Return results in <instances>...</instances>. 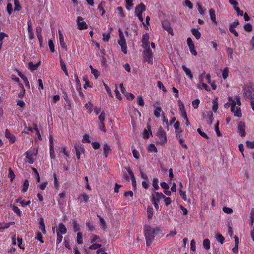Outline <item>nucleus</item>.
<instances>
[{"instance_id": "e433bc0d", "label": "nucleus", "mask_w": 254, "mask_h": 254, "mask_svg": "<svg viewBox=\"0 0 254 254\" xmlns=\"http://www.w3.org/2000/svg\"><path fill=\"white\" fill-rule=\"evenodd\" d=\"M155 110L154 111V114L156 118H159L161 116V113L162 112V109L159 107H155Z\"/></svg>"}, {"instance_id": "72a5a7b5", "label": "nucleus", "mask_w": 254, "mask_h": 254, "mask_svg": "<svg viewBox=\"0 0 254 254\" xmlns=\"http://www.w3.org/2000/svg\"><path fill=\"white\" fill-rule=\"evenodd\" d=\"M218 108V99L215 98L212 100V110L214 113H216Z\"/></svg>"}, {"instance_id": "2f4dec72", "label": "nucleus", "mask_w": 254, "mask_h": 254, "mask_svg": "<svg viewBox=\"0 0 254 254\" xmlns=\"http://www.w3.org/2000/svg\"><path fill=\"white\" fill-rule=\"evenodd\" d=\"M29 184L28 180H25L22 186V192H25L28 189Z\"/></svg>"}, {"instance_id": "a18cd8bd", "label": "nucleus", "mask_w": 254, "mask_h": 254, "mask_svg": "<svg viewBox=\"0 0 254 254\" xmlns=\"http://www.w3.org/2000/svg\"><path fill=\"white\" fill-rule=\"evenodd\" d=\"M229 68L225 67L222 71V77L224 79H226L229 75Z\"/></svg>"}, {"instance_id": "f704fd0d", "label": "nucleus", "mask_w": 254, "mask_h": 254, "mask_svg": "<svg viewBox=\"0 0 254 254\" xmlns=\"http://www.w3.org/2000/svg\"><path fill=\"white\" fill-rule=\"evenodd\" d=\"M60 64H61V68L64 71V72L66 76H68V71H67V68H66V65L64 63V62H63V60L62 59H60Z\"/></svg>"}, {"instance_id": "cd10ccee", "label": "nucleus", "mask_w": 254, "mask_h": 254, "mask_svg": "<svg viewBox=\"0 0 254 254\" xmlns=\"http://www.w3.org/2000/svg\"><path fill=\"white\" fill-rule=\"evenodd\" d=\"M40 62H39L38 63L34 64L32 62H29L28 63V67L29 69L31 71L35 70L37 69L38 67L39 66L40 64Z\"/></svg>"}, {"instance_id": "b1692460", "label": "nucleus", "mask_w": 254, "mask_h": 254, "mask_svg": "<svg viewBox=\"0 0 254 254\" xmlns=\"http://www.w3.org/2000/svg\"><path fill=\"white\" fill-rule=\"evenodd\" d=\"M182 67L185 72L186 74L190 79H192L193 78V75L191 73V70L187 67L185 65H182Z\"/></svg>"}, {"instance_id": "0e129e2a", "label": "nucleus", "mask_w": 254, "mask_h": 254, "mask_svg": "<svg viewBox=\"0 0 254 254\" xmlns=\"http://www.w3.org/2000/svg\"><path fill=\"white\" fill-rule=\"evenodd\" d=\"M216 240L222 244L224 241V238L221 234H218L216 236Z\"/></svg>"}, {"instance_id": "ea45409f", "label": "nucleus", "mask_w": 254, "mask_h": 254, "mask_svg": "<svg viewBox=\"0 0 254 254\" xmlns=\"http://www.w3.org/2000/svg\"><path fill=\"white\" fill-rule=\"evenodd\" d=\"M159 180L157 178H154L152 180V186L154 188L155 190H158L159 189V186L158 185Z\"/></svg>"}, {"instance_id": "6ab92c4d", "label": "nucleus", "mask_w": 254, "mask_h": 254, "mask_svg": "<svg viewBox=\"0 0 254 254\" xmlns=\"http://www.w3.org/2000/svg\"><path fill=\"white\" fill-rule=\"evenodd\" d=\"M59 41L61 47L63 49H66V45L65 43L64 42V35L60 30L59 31Z\"/></svg>"}, {"instance_id": "7c9ffc66", "label": "nucleus", "mask_w": 254, "mask_h": 254, "mask_svg": "<svg viewBox=\"0 0 254 254\" xmlns=\"http://www.w3.org/2000/svg\"><path fill=\"white\" fill-rule=\"evenodd\" d=\"M197 88L199 89H204L205 90L207 91H210V88L206 84L202 82L201 83H199L197 85Z\"/></svg>"}, {"instance_id": "4468645a", "label": "nucleus", "mask_w": 254, "mask_h": 254, "mask_svg": "<svg viewBox=\"0 0 254 254\" xmlns=\"http://www.w3.org/2000/svg\"><path fill=\"white\" fill-rule=\"evenodd\" d=\"M163 27L166 30L169 34L172 35H174L173 30L171 27L170 23L167 21H164L162 22Z\"/></svg>"}, {"instance_id": "3c124183", "label": "nucleus", "mask_w": 254, "mask_h": 254, "mask_svg": "<svg viewBox=\"0 0 254 254\" xmlns=\"http://www.w3.org/2000/svg\"><path fill=\"white\" fill-rule=\"evenodd\" d=\"M244 29L245 30V31H246L247 32H251L253 30L252 25L249 23H246L244 25Z\"/></svg>"}, {"instance_id": "bb28decb", "label": "nucleus", "mask_w": 254, "mask_h": 254, "mask_svg": "<svg viewBox=\"0 0 254 254\" xmlns=\"http://www.w3.org/2000/svg\"><path fill=\"white\" fill-rule=\"evenodd\" d=\"M209 13L211 20L213 22L216 23L217 21L216 19L215 11L214 9L212 8L210 9L209 10Z\"/></svg>"}, {"instance_id": "e2e57ef3", "label": "nucleus", "mask_w": 254, "mask_h": 254, "mask_svg": "<svg viewBox=\"0 0 254 254\" xmlns=\"http://www.w3.org/2000/svg\"><path fill=\"white\" fill-rule=\"evenodd\" d=\"M86 225L90 231H93L94 230V227L92 222L90 221H87L86 222Z\"/></svg>"}, {"instance_id": "79ce46f5", "label": "nucleus", "mask_w": 254, "mask_h": 254, "mask_svg": "<svg viewBox=\"0 0 254 254\" xmlns=\"http://www.w3.org/2000/svg\"><path fill=\"white\" fill-rule=\"evenodd\" d=\"M98 217L99 218V221H100V226L102 227V228L103 229H106L107 225H106V222H105V220L102 217H101L100 216L98 215Z\"/></svg>"}, {"instance_id": "f257e3e1", "label": "nucleus", "mask_w": 254, "mask_h": 254, "mask_svg": "<svg viewBox=\"0 0 254 254\" xmlns=\"http://www.w3.org/2000/svg\"><path fill=\"white\" fill-rule=\"evenodd\" d=\"M228 102L224 105V108L228 109L231 108V111L233 114L234 117L237 118H241L242 117V113L241 109V102L240 97L239 96H235L234 97L229 96L228 98Z\"/></svg>"}, {"instance_id": "6e6552de", "label": "nucleus", "mask_w": 254, "mask_h": 254, "mask_svg": "<svg viewBox=\"0 0 254 254\" xmlns=\"http://www.w3.org/2000/svg\"><path fill=\"white\" fill-rule=\"evenodd\" d=\"M203 119H205L207 123L211 125L213 121V114L212 112L208 111L203 112L202 114Z\"/></svg>"}, {"instance_id": "39448f33", "label": "nucleus", "mask_w": 254, "mask_h": 254, "mask_svg": "<svg viewBox=\"0 0 254 254\" xmlns=\"http://www.w3.org/2000/svg\"><path fill=\"white\" fill-rule=\"evenodd\" d=\"M157 135L159 138L157 143L159 144H164L167 141L166 133L162 127H160L157 132Z\"/></svg>"}, {"instance_id": "4be33fe9", "label": "nucleus", "mask_w": 254, "mask_h": 254, "mask_svg": "<svg viewBox=\"0 0 254 254\" xmlns=\"http://www.w3.org/2000/svg\"><path fill=\"white\" fill-rule=\"evenodd\" d=\"M103 150L104 154L105 155V157H107L108 155L110 153L111 151L110 146L106 142L104 143Z\"/></svg>"}, {"instance_id": "4c0bfd02", "label": "nucleus", "mask_w": 254, "mask_h": 254, "mask_svg": "<svg viewBox=\"0 0 254 254\" xmlns=\"http://www.w3.org/2000/svg\"><path fill=\"white\" fill-rule=\"evenodd\" d=\"M89 67L91 69V73L94 75L96 78H97L100 75V72L98 70L94 68L91 65H90Z\"/></svg>"}, {"instance_id": "20e7f679", "label": "nucleus", "mask_w": 254, "mask_h": 254, "mask_svg": "<svg viewBox=\"0 0 254 254\" xmlns=\"http://www.w3.org/2000/svg\"><path fill=\"white\" fill-rule=\"evenodd\" d=\"M146 10V6L143 3H140L135 9V15L138 17L139 20L143 22L142 13Z\"/></svg>"}, {"instance_id": "4d7b16f0", "label": "nucleus", "mask_w": 254, "mask_h": 254, "mask_svg": "<svg viewBox=\"0 0 254 254\" xmlns=\"http://www.w3.org/2000/svg\"><path fill=\"white\" fill-rule=\"evenodd\" d=\"M93 244L91 245L89 247V249L90 250H96V249H99V248L101 247V245L100 244H96V243H92Z\"/></svg>"}, {"instance_id": "a19ab883", "label": "nucleus", "mask_w": 254, "mask_h": 254, "mask_svg": "<svg viewBox=\"0 0 254 254\" xmlns=\"http://www.w3.org/2000/svg\"><path fill=\"white\" fill-rule=\"evenodd\" d=\"M106 118V113L104 111L101 113L99 116L98 119L99 123H104Z\"/></svg>"}, {"instance_id": "412c9836", "label": "nucleus", "mask_w": 254, "mask_h": 254, "mask_svg": "<svg viewBox=\"0 0 254 254\" xmlns=\"http://www.w3.org/2000/svg\"><path fill=\"white\" fill-rule=\"evenodd\" d=\"M77 199L81 203L83 202L86 203L89 199V196L87 194L83 193L79 195Z\"/></svg>"}, {"instance_id": "393cba45", "label": "nucleus", "mask_w": 254, "mask_h": 254, "mask_svg": "<svg viewBox=\"0 0 254 254\" xmlns=\"http://www.w3.org/2000/svg\"><path fill=\"white\" fill-rule=\"evenodd\" d=\"M39 229L42 231L43 234H46V231L45 229L44 220L42 217H41L39 219Z\"/></svg>"}, {"instance_id": "2eb2a0df", "label": "nucleus", "mask_w": 254, "mask_h": 254, "mask_svg": "<svg viewBox=\"0 0 254 254\" xmlns=\"http://www.w3.org/2000/svg\"><path fill=\"white\" fill-rule=\"evenodd\" d=\"M50 155L51 159H55L56 155L54 148V143L51 136L50 137Z\"/></svg>"}, {"instance_id": "bf43d9fd", "label": "nucleus", "mask_w": 254, "mask_h": 254, "mask_svg": "<svg viewBox=\"0 0 254 254\" xmlns=\"http://www.w3.org/2000/svg\"><path fill=\"white\" fill-rule=\"evenodd\" d=\"M7 11L9 15H10L13 11V6L11 3H8L7 5Z\"/></svg>"}, {"instance_id": "f8f14e48", "label": "nucleus", "mask_w": 254, "mask_h": 254, "mask_svg": "<svg viewBox=\"0 0 254 254\" xmlns=\"http://www.w3.org/2000/svg\"><path fill=\"white\" fill-rule=\"evenodd\" d=\"M245 127L246 126L244 122H240L238 123V131L241 136H244L245 135Z\"/></svg>"}, {"instance_id": "37998d69", "label": "nucleus", "mask_w": 254, "mask_h": 254, "mask_svg": "<svg viewBox=\"0 0 254 254\" xmlns=\"http://www.w3.org/2000/svg\"><path fill=\"white\" fill-rule=\"evenodd\" d=\"M203 246L206 250H209L210 247V243L208 239H205L203 242Z\"/></svg>"}, {"instance_id": "09e8293b", "label": "nucleus", "mask_w": 254, "mask_h": 254, "mask_svg": "<svg viewBox=\"0 0 254 254\" xmlns=\"http://www.w3.org/2000/svg\"><path fill=\"white\" fill-rule=\"evenodd\" d=\"M77 243L79 244L83 243L82 234L81 232H78L77 234Z\"/></svg>"}, {"instance_id": "c85d7f7f", "label": "nucleus", "mask_w": 254, "mask_h": 254, "mask_svg": "<svg viewBox=\"0 0 254 254\" xmlns=\"http://www.w3.org/2000/svg\"><path fill=\"white\" fill-rule=\"evenodd\" d=\"M191 32L192 35L195 37L197 40L200 38L201 33L198 31V29L195 28H192Z\"/></svg>"}, {"instance_id": "c03bdc74", "label": "nucleus", "mask_w": 254, "mask_h": 254, "mask_svg": "<svg viewBox=\"0 0 254 254\" xmlns=\"http://www.w3.org/2000/svg\"><path fill=\"white\" fill-rule=\"evenodd\" d=\"M147 215L148 218L149 219L152 218L153 215V209L152 207L149 206L148 207L147 209Z\"/></svg>"}, {"instance_id": "a878e982", "label": "nucleus", "mask_w": 254, "mask_h": 254, "mask_svg": "<svg viewBox=\"0 0 254 254\" xmlns=\"http://www.w3.org/2000/svg\"><path fill=\"white\" fill-rule=\"evenodd\" d=\"M244 96L249 99L254 98V94L252 93L251 89H246L244 93Z\"/></svg>"}, {"instance_id": "dca6fc26", "label": "nucleus", "mask_w": 254, "mask_h": 254, "mask_svg": "<svg viewBox=\"0 0 254 254\" xmlns=\"http://www.w3.org/2000/svg\"><path fill=\"white\" fill-rule=\"evenodd\" d=\"M119 32L120 37V39L118 41L119 44L121 46V47L127 45L126 39L124 37L123 32L120 29H119Z\"/></svg>"}, {"instance_id": "de8ad7c7", "label": "nucleus", "mask_w": 254, "mask_h": 254, "mask_svg": "<svg viewBox=\"0 0 254 254\" xmlns=\"http://www.w3.org/2000/svg\"><path fill=\"white\" fill-rule=\"evenodd\" d=\"M148 150L150 152H157V149L155 145L153 144H150L148 148Z\"/></svg>"}, {"instance_id": "58836bf2", "label": "nucleus", "mask_w": 254, "mask_h": 254, "mask_svg": "<svg viewBox=\"0 0 254 254\" xmlns=\"http://www.w3.org/2000/svg\"><path fill=\"white\" fill-rule=\"evenodd\" d=\"M85 107L88 109V113L91 114L92 112L93 104L91 101H89L87 103L85 104Z\"/></svg>"}, {"instance_id": "774afa93", "label": "nucleus", "mask_w": 254, "mask_h": 254, "mask_svg": "<svg viewBox=\"0 0 254 254\" xmlns=\"http://www.w3.org/2000/svg\"><path fill=\"white\" fill-rule=\"evenodd\" d=\"M151 134V130L148 131L147 129H145L143 131V138H149L150 134Z\"/></svg>"}, {"instance_id": "49530a36", "label": "nucleus", "mask_w": 254, "mask_h": 254, "mask_svg": "<svg viewBox=\"0 0 254 254\" xmlns=\"http://www.w3.org/2000/svg\"><path fill=\"white\" fill-rule=\"evenodd\" d=\"M15 5L14 11H20L21 9V7L20 5L19 0H14Z\"/></svg>"}, {"instance_id": "a211bd4d", "label": "nucleus", "mask_w": 254, "mask_h": 254, "mask_svg": "<svg viewBox=\"0 0 254 254\" xmlns=\"http://www.w3.org/2000/svg\"><path fill=\"white\" fill-rule=\"evenodd\" d=\"M178 102L179 103V106L181 116L184 119H187V115L186 112L185 110L184 104L182 102H181L180 100H179Z\"/></svg>"}, {"instance_id": "c9c22d12", "label": "nucleus", "mask_w": 254, "mask_h": 254, "mask_svg": "<svg viewBox=\"0 0 254 254\" xmlns=\"http://www.w3.org/2000/svg\"><path fill=\"white\" fill-rule=\"evenodd\" d=\"M58 150L59 152V155H60L61 153L63 152L66 156L68 157H69V153L67 151H66V147H64L63 148L59 147Z\"/></svg>"}, {"instance_id": "5701e85b", "label": "nucleus", "mask_w": 254, "mask_h": 254, "mask_svg": "<svg viewBox=\"0 0 254 254\" xmlns=\"http://www.w3.org/2000/svg\"><path fill=\"white\" fill-rule=\"evenodd\" d=\"M176 136L177 138L178 139V141H179L180 144L182 146V147H183L185 149H187L188 146L187 145V144H186L185 143V141H184V140L183 139V137L182 134H178L177 135H176Z\"/></svg>"}, {"instance_id": "473e14b6", "label": "nucleus", "mask_w": 254, "mask_h": 254, "mask_svg": "<svg viewBox=\"0 0 254 254\" xmlns=\"http://www.w3.org/2000/svg\"><path fill=\"white\" fill-rule=\"evenodd\" d=\"M101 240L100 238L94 234H92L90 236V243H94L95 242H100Z\"/></svg>"}, {"instance_id": "9d476101", "label": "nucleus", "mask_w": 254, "mask_h": 254, "mask_svg": "<svg viewBox=\"0 0 254 254\" xmlns=\"http://www.w3.org/2000/svg\"><path fill=\"white\" fill-rule=\"evenodd\" d=\"M74 148L76 151V157L78 159H79L80 158L81 153L84 152L85 150L83 146L80 143H77L75 144Z\"/></svg>"}, {"instance_id": "f03ea898", "label": "nucleus", "mask_w": 254, "mask_h": 254, "mask_svg": "<svg viewBox=\"0 0 254 254\" xmlns=\"http://www.w3.org/2000/svg\"><path fill=\"white\" fill-rule=\"evenodd\" d=\"M159 231L160 229L158 228H152L149 225L144 226V233L147 246H150L155 237Z\"/></svg>"}, {"instance_id": "680f3d73", "label": "nucleus", "mask_w": 254, "mask_h": 254, "mask_svg": "<svg viewBox=\"0 0 254 254\" xmlns=\"http://www.w3.org/2000/svg\"><path fill=\"white\" fill-rule=\"evenodd\" d=\"M137 103L140 106H143L144 105V100L141 96H139L137 97Z\"/></svg>"}, {"instance_id": "1a4fd4ad", "label": "nucleus", "mask_w": 254, "mask_h": 254, "mask_svg": "<svg viewBox=\"0 0 254 254\" xmlns=\"http://www.w3.org/2000/svg\"><path fill=\"white\" fill-rule=\"evenodd\" d=\"M164 197H165V195L162 193L154 191V193L151 196V200L152 202H158L160 199Z\"/></svg>"}, {"instance_id": "423d86ee", "label": "nucleus", "mask_w": 254, "mask_h": 254, "mask_svg": "<svg viewBox=\"0 0 254 254\" xmlns=\"http://www.w3.org/2000/svg\"><path fill=\"white\" fill-rule=\"evenodd\" d=\"M77 28L80 30L87 29L88 25L84 21V19L81 16H78L76 19Z\"/></svg>"}, {"instance_id": "aec40b11", "label": "nucleus", "mask_w": 254, "mask_h": 254, "mask_svg": "<svg viewBox=\"0 0 254 254\" xmlns=\"http://www.w3.org/2000/svg\"><path fill=\"white\" fill-rule=\"evenodd\" d=\"M5 136L11 143H14L15 141V136L11 133L8 129L5 130Z\"/></svg>"}, {"instance_id": "603ef678", "label": "nucleus", "mask_w": 254, "mask_h": 254, "mask_svg": "<svg viewBox=\"0 0 254 254\" xmlns=\"http://www.w3.org/2000/svg\"><path fill=\"white\" fill-rule=\"evenodd\" d=\"M8 172H9L8 176L10 178L11 181H12L15 178V174L11 168H9Z\"/></svg>"}, {"instance_id": "13d9d810", "label": "nucleus", "mask_w": 254, "mask_h": 254, "mask_svg": "<svg viewBox=\"0 0 254 254\" xmlns=\"http://www.w3.org/2000/svg\"><path fill=\"white\" fill-rule=\"evenodd\" d=\"M157 86L160 89H162L164 92L166 93L167 92L166 88L161 81L157 82Z\"/></svg>"}, {"instance_id": "052dcab7", "label": "nucleus", "mask_w": 254, "mask_h": 254, "mask_svg": "<svg viewBox=\"0 0 254 254\" xmlns=\"http://www.w3.org/2000/svg\"><path fill=\"white\" fill-rule=\"evenodd\" d=\"M199 103V100L198 99H196L192 101V105L194 109H197L198 107Z\"/></svg>"}, {"instance_id": "5fc2aeb1", "label": "nucleus", "mask_w": 254, "mask_h": 254, "mask_svg": "<svg viewBox=\"0 0 254 254\" xmlns=\"http://www.w3.org/2000/svg\"><path fill=\"white\" fill-rule=\"evenodd\" d=\"M133 0H126L127 3V9L128 10H130V8L133 6Z\"/></svg>"}, {"instance_id": "69168bd1", "label": "nucleus", "mask_w": 254, "mask_h": 254, "mask_svg": "<svg viewBox=\"0 0 254 254\" xmlns=\"http://www.w3.org/2000/svg\"><path fill=\"white\" fill-rule=\"evenodd\" d=\"M10 227V224L9 223H5L4 225H0V231L3 232V231L4 229H7Z\"/></svg>"}, {"instance_id": "f3484780", "label": "nucleus", "mask_w": 254, "mask_h": 254, "mask_svg": "<svg viewBox=\"0 0 254 254\" xmlns=\"http://www.w3.org/2000/svg\"><path fill=\"white\" fill-rule=\"evenodd\" d=\"M67 232V229L63 223H60L58 225V229L57 233L61 235H64Z\"/></svg>"}, {"instance_id": "ddd939ff", "label": "nucleus", "mask_w": 254, "mask_h": 254, "mask_svg": "<svg viewBox=\"0 0 254 254\" xmlns=\"http://www.w3.org/2000/svg\"><path fill=\"white\" fill-rule=\"evenodd\" d=\"M149 39V35L148 33H145L143 35L142 40V47L143 48H149L150 47Z\"/></svg>"}, {"instance_id": "864d4df0", "label": "nucleus", "mask_w": 254, "mask_h": 254, "mask_svg": "<svg viewBox=\"0 0 254 254\" xmlns=\"http://www.w3.org/2000/svg\"><path fill=\"white\" fill-rule=\"evenodd\" d=\"M73 230L74 232H77V231L80 230L79 226L75 220H74L73 221Z\"/></svg>"}, {"instance_id": "9b49d317", "label": "nucleus", "mask_w": 254, "mask_h": 254, "mask_svg": "<svg viewBox=\"0 0 254 254\" xmlns=\"http://www.w3.org/2000/svg\"><path fill=\"white\" fill-rule=\"evenodd\" d=\"M239 21L237 19H236L233 23H232L229 26V30L230 31L234 34V35L236 37L239 36L238 33L235 30V28L239 24Z\"/></svg>"}, {"instance_id": "338daca9", "label": "nucleus", "mask_w": 254, "mask_h": 254, "mask_svg": "<svg viewBox=\"0 0 254 254\" xmlns=\"http://www.w3.org/2000/svg\"><path fill=\"white\" fill-rule=\"evenodd\" d=\"M189 47L190 51L191 53V54L194 56H196L197 55V52H196V50H195L194 45H191V46H190Z\"/></svg>"}, {"instance_id": "0eeeda50", "label": "nucleus", "mask_w": 254, "mask_h": 254, "mask_svg": "<svg viewBox=\"0 0 254 254\" xmlns=\"http://www.w3.org/2000/svg\"><path fill=\"white\" fill-rule=\"evenodd\" d=\"M145 50L144 51V60L149 64H152L153 62V53L149 48H144Z\"/></svg>"}, {"instance_id": "6e6d98bb", "label": "nucleus", "mask_w": 254, "mask_h": 254, "mask_svg": "<svg viewBox=\"0 0 254 254\" xmlns=\"http://www.w3.org/2000/svg\"><path fill=\"white\" fill-rule=\"evenodd\" d=\"M49 47L51 52L54 53L55 52L54 44L52 40H49L48 41Z\"/></svg>"}, {"instance_id": "8fccbe9b", "label": "nucleus", "mask_w": 254, "mask_h": 254, "mask_svg": "<svg viewBox=\"0 0 254 254\" xmlns=\"http://www.w3.org/2000/svg\"><path fill=\"white\" fill-rule=\"evenodd\" d=\"M90 136L87 134H85L82 140V141L84 143H90L91 142L90 139Z\"/></svg>"}, {"instance_id": "c756f323", "label": "nucleus", "mask_w": 254, "mask_h": 254, "mask_svg": "<svg viewBox=\"0 0 254 254\" xmlns=\"http://www.w3.org/2000/svg\"><path fill=\"white\" fill-rule=\"evenodd\" d=\"M18 75L23 80L24 83L25 84V86L28 88H30V83L28 81V78L23 74H22L20 72L18 73Z\"/></svg>"}, {"instance_id": "7ed1b4c3", "label": "nucleus", "mask_w": 254, "mask_h": 254, "mask_svg": "<svg viewBox=\"0 0 254 254\" xmlns=\"http://www.w3.org/2000/svg\"><path fill=\"white\" fill-rule=\"evenodd\" d=\"M37 153L38 151L35 148L28 150L25 153L26 155V162L30 164H33L36 159Z\"/></svg>"}]
</instances>
